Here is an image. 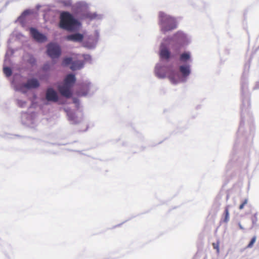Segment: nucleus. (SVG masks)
<instances>
[{
  "label": "nucleus",
  "instance_id": "1",
  "mask_svg": "<svg viewBox=\"0 0 259 259\" xmlns=\"http://www.w3.org/2000/svg\"><path fill=\"white\" fill-rule=\"evenodd\" d=\"M159 20L161 30L163 33L174 30L177 27L176 19L162 12L159 13Z\"/></svg>",
  "mask_w": 259,
  "mask_h": 259
},
{
  "label": "nucleus",
  "instance_id": "2",
  "mask_svg": "<svg viewBox=\"0 0 259 259\" xmlns=\"http://www.w3.org/2000/svg\"><path fill=\"white\" fill-rule=\"evenodd\" d=\"M75 80L76 78L74 74H68L64 80L63 84L58 87V90L60 94L67 98H70L72 96L71 89Z\"/></svg>",
  "mask_w": 259,
  "mask_h": 259
},
{
  "label": "nucleus",
  "instance_id": "3",
  "mask_svg": "<svg viewBox=\"0 0 259 259\" xmlns=\"http://www.w3.org/2000/svg\"><path fill=\"white\" fill-rule=\"evenodd\" d=\"M77 23V21L69 13L64 12L61 14L60 22L61 28L71 30L74 28Z\"/></svg>",
  "mask_w": 259,
  "mask_h": 259
},
{
  "label": "nucleus",
  "instance_id": "4",
  "mask_svg": "<svg viewBox=\"0 0 259 259\" xmlns=\"http://www.w3.org/2000/svg\"><path fill=\"white\" fill-rule=\"evenodd\" d=\"M47 48L48 55L52 59L58 58L61 55L60 47L56 44H49Z\"/></svg>",
  "mask_w": 259,
  "mask_h": 259
},
{
  "label": "nucleus",
  "instance_id": "5",
  "mask_svg": "<svg viewBox=\"0 0 259 259\" xmlns=\"http://www.w3.org/2000/svg\"><path fill=\"white\" fill-rule=\"evenodd\" d=\"M30 32L33 38L38 42H45L47 39V37L45 35L39 33L36 29L34 28H30Z\"/></svg>",
  "mask_w": 259,
  "mask_h": 259
},
{
  "label": "nucleus",
  "instance_id": "6",
  "mask_svg": "<svg viewBox=\"0 0 259 259\" xmlns=\"http://www.w3.org/2000/svg\"><path fill=\"white\" fill-rule=\"evenodd\" d=\"M39 86V83L36 79H30L28 80L26 83L22 85V88L27 89H35Z\"/></svg>",
  "mask_w": 259,
  "mask_h": 259
},
{
  "label": "nucleus",
  "instance_id": "7",
  "mask_svg": "<svg viewBox=\"0 0 259 259\" xmlns=\"http://www.w3.org/2000/svg\"><path fill=\"white\" fill-rule=\"evenodd\" d=\"M46 98L48 101L56 102L58 100V96L56 92L52 88L47 90Z\"/></svg>",
  "mask_w": 259,
  "mask_h": 259
},
{
  "label": "nucleus",
  "instance_id": "8",
  "mask_svg": "<svg viewBox=\"0 0 259 259\" xmlns=\"http://www.w3.org/2000/svg\"><path fill=\"white\" fill-rule=\"evenodd\" d=\"M66 38L68 40L75 42H81L83 40V36L82 34L77 33L69 35L66 36Z\"/></svg>",
  "mask_w": 259,
  "mask_h": 259
},
{
  "label": "nucleus",
  "instance_id": "9",
  "mask_svg": "<svg viewBox=\"0 0 259 259\" xmlns=\"http://www.w3.org/2000/svg\"><path fill=\"white\" fill-rule=\"evenodd\" d=\"M179 69L184 77L188 76L190 73V65H181L180 66Z\"/></svg>",
  "mask_w": 259,
  "mask_h": 259
},
{
  "label": "nucleus",
  "instance_id": "10",
  "mask_svg": "<svg viewBox=\"0 0 259 259\" xmlns=\"http://www.w3.org/2000/svg\"><path fill=\"white\" fill-rule=\"evenodd\" d=\"M83 66V62L80 60L74 61L71 63L70 68L72 70L81 69Z\"/></svg>",
  "mask_w": 259,
  "mask_h": 259
},
{
  "label": "nucleus",
  "instance_id": "11",
  "mask_svg": "<svg viewBox=\"0 0 259 259\" xmlns=\"http://www.w3.org/2000/svg\"><path fill=\"white\" fill-rule=\"evenodd\" d=\"M160 56L162 59H168L170 57V52L169 50L165 47L161 48L160 51Z\"/></svg>",
  "mask_w": 259,
  "mask_h": 259
},
{
  "label": "nucleus",
  "instance_id": "12",
  "mask_svg": "<svg viewBox=\"0 0 259 259\" xmlns=\"http://www.w3.org/2000/svg\"><path fill=\"white\" fill-rule=\"evenodd\" d=\"M190 58V54L189 52H185L182 54L180 57V60L183 62H186Z\"/></svg>",
  "mask_w": 259,
  "mask_h": 259
},
{
  "label": "nucleus",
  "instance_id": "13",
  "mask_svg": "<svg viewBox=\"0 0 259 259\" xmlns=\"http://www.w3.org/2000/svg\"><path fill=\"white\" fill-rule=\"evenodd\" d=\"M175 36L182 41H184L186 39L185 34L181 32H178L175 34Z\"/></svg>",
  "mask_w": 259,
  "mask_h": 259
},
{
  "label": "nucleus",
  "instance_id": "14",
  "mask_svg": "<svg viewBox=\"0 0 259 259\" xmlns=\"http://www.w3.org/2000/svg\"><path fill=\"white\" fill-rule=\"evenodd\" d=\"M229 206H227L225 207V212H224L225 218H224V222H225V223H227L229 221Z\"/></svg>",
  "mask_w": 259,
  "mask_h": 259
},
{
  "label": "nucleus",
  "instance_id": "15",
  "mask_svg": "<svg viewBox=\"0 0 259 259\" xmlns=\"http://www.w3.org/2000/svg\"><path fill=\"white\" fill-rule=\"evenodd\" d=\"M3 71L6 76L9 77L12 75V71L11 69L9 67H5L3 68Z\"/></svg>",
  "mask_w": 259,
  "mask_h": 259
},
{
  "label": "nucleus",
  "instance_id": "16",
  "mask_svg": "<svg viewBox=\"0 0 259 259\" xmlns=\"http://www.w3.org/2000/svg\"><path fill=\"white\" fill-rule=\"evenodd\" d=\"M72 62V59L71 58H65L63 59L62 64L64 66L70 64Z\"/></svg>",
  "mask_w": 259,
  "mask_h": 259
},
{
  "label": "nucleus",
  "instance_id": "17",
  "mask_svg": "<svg viewBox=\"0 0 259 259\" xmlns=\"http://www.w3.org/2000/svg\"><path fill=\"white\" fill-rule=\"evenodd\" d=\"M212 245L213 248L216 249L217 252L218 253H219V252H220V248H219L220 242H219V241H217V242L212 243Z\"/></svg>",
  "mask_w": 259,
  "mask_h": 259
},
{
  "label": "nucleus",
  "instance_id": "18",
  "mask_svg": "<svg viewBox=\"0 0 259 259\" xmlns=\"http://www.w3.org/2000/svg\"><path fill=\"white\" fill-rule=\"evenodd\" d=\"M255 241H256V237L254 236L251 239L250 242L248 244L247 247V248H251L253 246V245L254 243H255Z\"/></svg>",
  "mask_w": 259,
  "mask_h": 259
},
{
  "label": "nucleus",
  "instance_id": "19",
  "mask_svg": "<svg viewBox=\"0 0 259 259\" xmlns=\"http://www.w3.org/2000/svg\"><path fill=\"white\" fill-rule=\"evenodd\" d=\"M248 203V199H245L242 203L239 205V209L241 210L244 208V205Z\"/></svg>",
  "mask_w": 259,
  "mask_h": 259
},
{
  "label": "nucleus",
  "instance_id": "20",
  "mask_svg": "<svg viewBox=\"0 0 259 259\" xmlns=\"http://www.w3.org/2000/svg\"><path fill=\"white\" fill-rule=\"evenodd\" d=\"M252 222L253 224H256L257 221V214L255 213L254 214L252 218H251Z\"/></svg>",
  "mask_w": 259,
  "mask_h": 259
},
{
  "label": "nucleus",
  "instance_id": "21",
  "mask_svg": "<svg viewBox=\"0 0 259 259\" xmlns=\"http://www.w3.org/2000/svg\"><path fill=\"white\" fill-rule=\"evenodd\" d=\"M28 61L30 64H31L32 65L34 64L36 62V60H35V58L32 56L30 57Z\"/></svg>",
  "mask_w": 259,
  "mask_h": 259
},
{
  "label": "nucleus",
  "instance_id": "22",
  "mask_svg": "<svg viewBox=\"0 0 259 259\" xmlns=\"http://www.w3.org/2000/svg\"><path fill=\"white\" fill-rule=\"evenodd\" d=\"M168 78L171 83L175 84L177 82V81L174 78V77L172 75H169Z\"/></svg>",
  "mask_w": 259,
  "mask_h": 259
},
{
  "label": "nucleus",
  "instance_id": "23",
  "mask_svg": "<svg viewBox=\"0 0 259 259\" xmlns=\"http://www.w3.org/2000/svg\"><path fill=\"white\" fill-rule=\"evenodd\" d=\"M48 68V65H45L44 67H43V69L44 70H47Z\"/></svg>",
  "mask_w": 259,
  "mask_h": 259
},
{
  "label": "nucleus",
  "instance_id": "24",
  "mask_svg": "<svg viewBox=\"0 0 259 259\" xmlns=\"http://www.w3.org/2000/svg\"><path fill=\"white\" fill-rule=\"evenodd\" d=\"M238 225H239V228H240V229H241V230H243V229H244V228H243V227L242 226V225L240 224V223H239V224H238Z\"/></svg>",
  "mask_w": 259,
  "mask_h": 259
}]
</instances>
